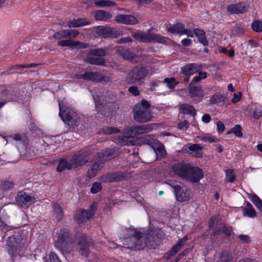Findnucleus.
Wrapping results in <instances>:
<instances>
[{"instance_id": "nucleus-1", "label": "nucleus", "mask_w": 262, "mask_h": 262, "mask_svg": "<svg viewBox=\"0 0 262 262\" xmlns=\"http://www.w3.org/2000/svg\"><path fill=\"white\" fill-rule=\"evenodd\" d=\"M163 233L157 229H137L133 227H122L120 232V239L122 244L129 249L142 250L145 247L155 249Z\"/></svg>"}, {"instance_id": "nucleus-2", "label": "nucleus", "mask_w": 262, "mask_h": 262, "mask_svg": "<svg viewBox=\"0 0 262 262\" xmlns=\"http://www.w3.org/2000/svg\"><path fill=\"white\" fill-rule=\"evenodd\" d=\"M174 173L181 179L191 183H197L203 177L202 170L190 164L178 163L172 166Z\"/></svg>"}, {"instance_id": "nucleus-3", "label": "nucleus", "mask_w": 262, "mask_h": 262, "mask_svg": "<svg viewBox=\"0 0 262 262\" xmlns=\"http://www.w3.org/2000/svg\"><path fill=\"white\" fill-rule=\"evenodd\" d=\"M58 237L55 242V246L63 254L70 253L74 247L72 238L68 229H61L57 232Z\"/></svg>"}, {"instance_id": "nucleus-4", "label": "nucleus", "mask_w": 262, "mask_h": 262, "mask_svg": "<svg viewBox=\"0 0 262 262\" xmlns=\"http://www.w3.org/2000/svg\"><path fill=\"white\" fill-rule=\"evenodd\" d=\"M26 241L20 235L9 237L7 240L6 248L12 260L21 256V251L24 248Z\"/></svg>"}, {"instance_id": "nucleus-5", "label": "nucleus", "mask_w": 262, "mask_h": 262, "mask_svg": "<svg viewBox=\"0 0 262 262\" xmlns=\"http://www.w3.org/2000/svg\"><path fill=\"white\" fill-rule=\"evenodd\" d=\"M149 103L142 100L140 103L136 104L133 110L134 119L140 123H145L151 120L152 115L149 110Z\"/></svg>"}, {"instance_id": "nucleus-6", "label": "nucleus", "mask_w": 262, "mask_h": 262, "mask_svg": "<svg viewBox=\"0 0 262 262\" xmlns=\"http://www.w3.org/2000/svg\"><path fill=\"white\" fill-rule=\"evenodd\" d=\"M59 115L63 121L69 128H75L80 123V119L78 115L71 108L64 105H61L59 102Z\"/></svg>"}, {"instance_id": "nucleus-7", "label": "nucleus", "mask_w": 262, "mask_h": 262, "mask_svg": "<svg viewBox=\"0 0 262 262\" xmlns=\"http://www.w3.org/2000/svg\"><path fill=\"white\" fill-rule=\"evenodd\" d=\"M152 129V125L150 124L130 126L126 129L127 132L126 135L124 137H118L117 139H115V141L118 144H123L129 140L130 136L146 134L150 132Z\"/></svg>"}, {"instance_id": "nucleus-8", "label": "nucleus", "mask_w": 262, "mask_h": 262, "mask_svg": "<svg viewBox=\"0 0 262 262\" xmlns=\"http://www.w3.org/2000/svg\"><path fill=\"white\" fill-rule=\"evenodd\" d=\"M76 250L81 255L86 257L90 253V246L92 244L91 238L82 233H78L75 235Z\"/></svg>"}, {"instance_id": "nucleus-9", "label": "nucleus", "mask_w": 262, "mask_h": 262, "mask_svg": "<svg viewBox=\"0 0 262 262\" xmlns=\"http://www.w3.org/2000/svg\"><path fill=\"white\" fill-rule=\"evenodd\" d=\"M148 75V71L143 67L137 66L132 69L126 78L129 84H141L142 80Z\"/></svg>"}, {"instance_id": "nucleus-10", "label": "nucleus", "mask_w": 262, "mask_h": 262, "mask_svg": "<svg viewBox=\"0 0 262 262\" xmlns=\"http://www.w3.org/2000/svg\"><path fill=\"white\" fill-rule=\"evenodd\" d=\"M106 48L91 50L88 53L86 61L92 64L103 66L105 60L102 58L106 55Z\"/></svg>"}, {"instance_id": "nucleus-11", "label": "nucleus", "mask_w": 262, "mask_h": 262, "mask_svg": "<svg viewBox=\"0 0 262 262\" xmlns=\"http://www.w3.org/2000/svg\"><path fill=\"white\" fill-rule=\"evenodd\" d=\"M78 79L90 80L93 82H101L106 84L111 81L110 78L98 72H87L84 74H77L75 76Z\"/></svg>"}, {"instance_id": "nucleus-12", "label": "nucleus", "mask_w": 262, "mask_h": 262, "mask_svg": "<svg viewBox=\"0 0 262 262\" xmlns=\"http://www.w3.org/2000/svg\"><path fill=\"white\" fill-rule=\"evenodd\" d=\"M95 102L96 108L98 112L102 114L108 116L110 112L113 110L115 104L113 102H106V100H102V98L99 96H93Z\"/></svg>"}, {"instance_id": "nucleus-13", "label": "nucleus", "mask_w": 262, "mask_h": 262, "mask_svg": "<svg viewBox=\"0 0 262 262\" xmlns=\"http://www.w3.org/2000/svg\"><path fill=\"white\" fill-rule=\"evenodd\" d=\"M91 153L90 150H80L75 154L70 160L73 168H77L89 162Z\"/></svg>"}, {"instance_id": "nucleus-14", "label": "nucleus", "mask_w": 262, "mask_h": 262, "mask_svg": "<svg viewBox=\"0 0 262 262\" xmlns=\"http://www.w3.org/2000/svg\"><path fill=\"white\" fill-rule=\"evenodd\" d=\"M97 206V203L93 202L88 210L81 209L77 210L75 216L77 223L80 224L90 219L94 215Z\"/></svg>"}, {"instance_id": "nucleus-15", "label": "nucleus", "mask_w": 262, "mask_h": 262, "mask_svg": "<svg viewBox=\"0 0 262 262\" xmlns=\"http://www.w3.org/2000/svg\"><path fill=\"white\" fill-rule=\"evenodd\" d=\"M98 34L104 38H116L122 35V33L119 28L104 27L98 29Z\"/></svg>"}, {"instance_id": "nucleus-16", "label": "nucleus", "mask_w": 262, "mask_h": 262, "mask_svg": "<svg viewBox=\"0 0 262 262\" xmlns=\"http://www.w3.org/2000/svg\"><path fill=\"white\" fill-rule=\"evenodd\" d=\"M15 200L17 205L22 207H28L35 202V199L34 196L21 191L17 193Z\"/></svg>"}, {"instance_id": "nucleus-17", "label": "nucleus", "mask_w": 262, "mask_h": 262, "mask_svg": "<svg viewBox=\"0 0 262 262\" xmlns=\"http://www.w3.org/2000/svg\"><path fill=\"white\" fill-rule=\"evenodd\" d=\"M127 178V174L124 172L118 171L107 173L100 177V180L103 183H111L123 181Z\"/></svg>"}, {"instance_id": "nucleus-18", "label": "nucleus", "mask_w": 262, "mask_h": 262, "mask_svg": "<svg viewBox=\"0 0 262 262\" xmlns=\"http://www.w3.org/2000/svg\"><path fill=\"white\" fill-rule=\"evenodd\" d=\"M174 193L176 200L179 202H184L189 201L192 198L191 190L186 186L182 184Z\"/></svg>"}, {"instance_id": "nucleus-19", "label": "nucleus", "mask_w": 262, "mask_h": 262, "mask_svg": "<svg viewBox=\"0 0 262 262\" xmlns=\"http://www.w3.org/2000/svg\"><path fill=\"white\" fill-rule=\"evenodd\" d=\"M57 45L59 46L68 47L72 49H84L88 47L87 44L71 39L60 40L58 41Z\"/></svg>"}, {"instance_id": "nucleus-20", "label": "nucleus", "mask_w": 262, "mask_h": 262, "mask_svg": "<svg viewBox=\"0 0 262 262\" xmlns=\"http://www.w3.org/2000/svg\"><path fill=\"white\" fill-rule=\"evenodd\" d=\"M115 21L119 24L133 25L138 23V19L131 15L119 14L116 16Z\"/></svg>"}, {"instance_id": "nucleus-21", "label": "nucleus", "mask_w": 262, "mask_h": 262, "mask_svg": "<svg viewBox=\"0 0 262 262\" xmlns=\"http://www.w3.org/2000/svg\"><path fill=\"white\" fill-rule=\"evenodd\" d=\"M103 162L96 156L93 163L88 171L87 177L89 178L94 177L98 171L100 170L103 167Z\"/></svg>"}, {"instance_id": "nucleus-22", "label": "nucleus", "mask_w": 262, "mask_h": 262, "mask_svg": "<svg viewBox=\"0 0 262 262\" xmlns=\"http://www.w3.org/2000/svg\"><path fill=\"white\" fill-rule=\"evenodd\" d=\"M200 66L195 63L187 64L181 69V72L186 76L192 75L201 70Z\"/></svg>"}, {"instance_id": "nucleus-23", "label": "nucleus", "mask_w": 262, "mask_h": 262, "mask_svg": "<svg viewBox=\"0 0 262 262\" xmlns=\"http://www.w3.org/2000/svg\"><path fill=\"white\" fill-rule=\"evenodd\" d=\"M188 91L192 97H196L198 99H195L196 102L200 101L204 96V91L201 86H194L191 84H189Z\"/></svg>"}, {"instance_id": "nucleus-24", "label": "nucleus", "mask_w": 262, "mask_h": 262, "mask_svg": "<svg viewBox=\"0 0 262 262\" xmlns=\"http://www.w3.org/2000/svg\"><path fill=\"white\" fill-rule=\"evenodd\" d=\"M232 228L228 227L223 223H220L217 226L214 228V230L212 235L214 236H220L222 233H224L227 236L231 235Z\"/></svg>"}, {"instance_id": "nucleus-25", "label": "nucleus", "mask_w": 262, "mask_h": 262, "mask_svg": "<svg viewBox=\"0 0 262 262\" xmlns=\"http://www.w3.org/2000/svg\"><path fill=\"white\" fill-rule=\"evenodd\" d=\"M96 156L104 162L115 158L116 154L113 149H107L105 150H102L101 152L97 153Z\"/></svg>"}, {"instance_id": "nucleus-26", "label": "nucleus", "mask_w": 262, "mask_h": 262, "mask_svg": "<svg viewBox=\"0 0 262 262\" xmlns=\"http://www.w3.org/2000/svg\"><path fill=\"white\" fill-rule=\"evenodd\" d=\"M227 10L228 12L234 14L244 13L246 11L245 4L241 2L229 5L227 7Z\"/></svg>"}, {"instance_id": "nucleus-27", "label": "nucleus", "mask_w": 262, "mask_h": 262, "mask_svg": "<svg viewBox=\"0 0 262 262\" xmlns=\"http://www.w3.org/2000/svg\"><path fill=\"white\" fill-rule=\"evenodd\" d=\"M91 24V21L84 18H78L69 20L67 23L69 28H77Z\"/></svg>"}, {"instance_id": "nucleus-28", "label": "nucleus", "mask_w": 262, "mask_h": 262, "mask_svg": "<svg viewBox=\"0 0 262 262\" xmlns=\"http://www.w3.org/2000/svg\"><path fill=\"white\" fill-rule=\"evenodd\" d=\"M188 148L192 152L190 153L192 156L197 158H202L203 153L201 151L203 149V146L200 144H189Z\"/></svg>"}, {"instance_id": "nucleus-29", "label": "nucleus", "mask_w": 262, "mask_h": 262, "mask_svg": "<svg viewBox=\"0 0 262 262\" xmlns=\"http://www.w3.org/2000/svg\"><path fill=\"white\" fill-rule=\"evenodd\" d=\"M112 14L103 10H99L95 12L94 17L97 20L107 21L112 17Z\"/></svg>"}, {"instance_id": "nucleus-30", "label": "nucleus", "mask_w": 262, "mask_h": 262, "mask_svg": "<svg viewBox=\"0 0 262 262\" xmlns=\"http://www.w3.org/2000/svg\"><path fill=\"white\" fill-rule=\"evenodd\" d=\"M116 52L126 60L132 61L134 58V54L133 52H129L121 47H118L116 50Z\"/></svg>"}, {"instance_id": "nucleus-31", "label": "nucleus", "mask_w": 262, "mask_h": 262, "mask_svg": "<svg viewBox=\"0 0 262 262\" xmlns=\"http://www.w3.org/2000/svg\"><path fill=\"white\" fill-rule=\"evenodd\" d=\"M166 37L154 33H148V42H152L159 43H165L166 42Z\"/></svg>"}, {"instance_id": "nucleus-32", "label": "nucleus", "mask_w": 262, "mask_h": 262, "mask_svg": "<svg viewBox=\"0 0 262 262\" xmlns=\"http://www.w3.org/2000/svg\"><path fill=\"white\" fill-rule=\"evenodd\" d=\"M225 96L221 94H215L210 98L209 103L210 104H216L219 105H222L226 100Z\"/></svg>"}, {"instance_id": "nucleus-33", "label": "nucleus", "mask_w": 262, "mask_h": 262, "mask_svg": "<svg viewBox=\"0 0 262 262\" xmlns=\"http://www.w3.org/2000/svg\"><path fill=\"white\" fill-rule=\"evenodd\" d=\"M180 110L184 114H187L193 117L196 115L194 107L188 103H183L180 105Z\"/></svg>"}, {"instance_id": "nucleus-34", "label": "nucleus", "mask_w": 262, "mask_h": 262, "mask_svg": "<svg viewBox=\"0 0 262 262\" xmlns=\"http://www.w3.org/2000/svg\"><path fill=\"white\" fill-rule=\"evenodd\" d=\"M167 31L171 33L184 34L185 33V26L182 23H177L171 27L168 28Z\"/></svg>"}, {"instance_id": "nucleus-35", "label": "nucleus", "mask_w": 262, "mask_h": 262, "mask_svg": "<svg viewBox=\"0 0 262 262\" xmlns=\"http://www.w3.org/2000/svg\"><path fill=\"white\" fill-rule=\"evenodd\" d=\"M243 214L245 216L254 217L256 216L255 209L249 202L247 203L246 206L243 209Z\"/></svg>"}, {"instance_id": "nucleus-36", "label": "nucleus", "mask_w": 262, "mask_h": 262, "mask_svg": "<svg viewBox=\"0 0 262 262\" xmlns=\"http://www.w3.org/2000/svg\"><path fill=\"white\" fill-rule=\"evenodd\" d=\"M73 168L72 165H71L70 161L68 162L66 159L61 160L56 168L58 172H61L64 169H71Z\"/></svg>"}, {"instance_id": "nucleus-37", "label": "nucleus", "mask_w": 262, "mask_h": 262, "mask_svg": "<svg viewBox=\"0 0 262 262\" xmlns=\"http://www.w3.org/2000/svg\"><path fill=\"white\" fill-rule=\"evenodd\" d=\"M53 211L56 214V217L58 221L62 220L63 216V212L61 206L57 203L55 202L52 204Z\"/></svg>"}, {"instance_id": "nucleus-38", "label": "nucleus", "mask_w": 262, "mask_h": 262, "mask_svg": "<svg viewBox=\"0 0 262 262\" xmlns=\"http://www.w3.org/2000/svg\"><path fill=\"white\" fill-rule=\"evenodd\" d=\"M95 4L97 7L102 8L113 7L117 5L116 2L110 0L95 1Z\"/></svg>"}, {"instance_id": "nucleus-39", "label": "nucleus", "mask_w": 262, "mask_h": 262, "mask_svg": "<svg viewBox=\"0 0 262 262\" xmlns=\"http://www.w3.org/2000/svg\"><path fill=\"white\" fill-rule=\"evenodd\" d=\"M133 37L137 40L142 42H148V33L137 32L133 34Z\"/></svg>"}, {"instance_id": "nucleus-40", "label": "nucleus", "mask_w": 262, "mask_h": 262, "mask_svg": "<svg viewBox=\"0 0 262 262\" xmlns=\"http://www.w3.org/2000/svg\"><path fill=\"white\" fill-rule=\"evenodd\" d=\"M232 259V254L229 251H223L220 256V262H230Z\"/></svg>"}, {"instance_id": "nucleus-41", "label": "nucleus", "mask_w": 262, "mask_h": 262, "mask_svg": "<svg viewBox=\"0 0 262 262\" xmlns=\"http://www.w3.org/2000/svg\"><path fill=\"white\" fill-rule=\"evenodd\" d=\"M53 37L55 39L61 40V39L68 38V32L67 29L66 30H62L59 31H57L55 33Z\"/></svg>"}, {"instance_id": "nucleus-42", "label": "nucleus", "mask_w": 262, "mask_h": 262, "mask_svg": "<svg viewBox=\"0 0 262 262\" xmlns=\"http://www.w3.org/2000/svg\"><path fill=\"white\" fill-rule=\"evenodd\" d=\"M226 179L227 182L233 183L236 179L233 170L228 169L225 170Z\"/></svg>"}, {"instance_id": "nucleus-43", "label": "nucleus", "mask_w": 262, "mask_h": 262, "mask_svg": "<svg viewBox=\"0 0 262 262\" xmlns=\"http://www.w3.org/2000/svg\"><path fill=\"white\" fill-rule=\"evenodd\" d=\"M154 150L157 156L159 158H163L166 154V151L165 150L164 145L162 144H161L159 145L158 147H156L154 149Z\"/></svg>"}, {"instance_id": "nucleus-44", "label": "nucleus", "mask_w": 262, "mask_h": 262, "mask_svg": "<svg viewBox=\"0 0 262 262\" xmlns=\"http://www.w3.org/2000/svg\"><path fill=\"white\" fill-rule=\"evenodd\" d=\"M14 187V183L11 181L3 182L0 186V190L4 191L10 190Z\"/></svg>"}, {"instance_id": "nucleus-45", "label": "nucleus", "mask_w": 262, "mask_h": 262, "mask_svg": "<svg viewBox=\"0 0 262 262\" xmlns=\"http://www.w3.org/2000/svg\"><path fill=\"white\" fill-rule=\"evenodd\" d=\"M244 34V29L238 26H235L231 31V35L233 36H240Z\"/></svg>"}, {"instance_id": "nucleus-46", "label": "nucleus", "mask_w": 262, "mask_h": 262, "mask_svg": "<svg viewBox=\"0 0 262 262\" xmlns=\"http://www.w3.org/2000/svg\"><path fill=\"white\" fill-rule=\"evenodd\" d=\"M248 196L251 199V201L254 204L257 208H258L261 204H262V201L255 194H250L248 193Z\"/></svg>"}, {"instance_id": "nucleus-47", "label": "nucleus", "mask_w": 262, "mask_h": 262, "mask_svg": "<svg viewBox=\"0 0 262 262\" xmlns=\"http://www.w3.org/2000/svg\"><path fill=\"white\" fill-rule=\"evenodd\" d=\"M102 188V185L99 182H94L91 188V192L93 194L100 191Z\"/></svg>"}, {"instance_id": "nucleus-48", "label": "nucleus", "mask_w": 262, "mask_h": 262, "mask_svg": "<svg viewBox=\"0 0 262 262\" xmlns=\"http://www.w3.org/2000/svg\"><path fill=\"white\" fill-rule=\"evenodd\" d=\"M164 82L167 83V86L170 89H174L176 86L178 84V82H175V78L172 77L170 78H165Z\"/></svg>"}, {"instance_id": "nucleus-49", "label": "nucleus", "mask_w": 262, "mask_h": 262, "mask_svg": "<svg viewBox=\"0 0 262 262\" xmlns=\"http://www.w3.org/2000/svg\"><path fill=\"white\" fill-rule=\"evenodd\" d=\"M198 73L199 74V76L195 77L191 81V82L190 84H191L192 85L193 82H198L200 81L201 79H204L207 77V73L206 72H202L200 70Z\"/></svg>"}, {"instance_id": "nucleus-50", "label": "nucleus", "mask_w": 262, "mask_h": 262, "mask_svg": "<svg viewBox=\"0 0 262 262\" xmlns=\"http://www.w3.org/2000/svg\"><path fill=\"white\" fill-rule=\"evenodd\" d=\"M231 132L237 137H242V127L240 125H235L234 127L231 128Z\"/></svg>"}, {"instance_id": "nucleus-51", "label": "nucleus", "mask_w": 262, "mask_h": 262, "mask_svg": "<svg viewBox=\"0 0 262 262\" xmlns=\"http://www.w3.org/2000/svg\"><path fill=\"white\" fill-rule=\"evenodd\" d=\"M252 28L254 31L260 32L262 31V23L259 21H255L252 24Z\"/></svg>"}, {"instance_id": "nucleus-52", "label": "nucleus", "mask_w": 262, "mask_h": 262, "mask_svg": "<svg viewBox=\"0 0 262 262\" xmlns=\"http://www.w3.org/2000/svg\"><path fill=\"white\" fill-rule=\"evenodd\" d=\"M119 132V129L115 127H108L104 128L103 129V133L105 134H112L113 133H118Z\"/></svg>"}, {"instance_id": "nucleus-53", "label": "nucleus", "mask_w": 262, "mask_h": 262, "mask_svg": "<svg viewBox=\"0 0 262 262\" xmlns=\"http://www.w3.org/2000/svg\"><path fill=\"white\" fill-rule=\"evenodd\" d=\"M10 138L13 139L19 143L25 142V137L19 134H12L10 136Z\"/></svg>"}, {"instance_id": "nucleus-54", "label": "nucleus", "mask_w": 262, "mask_h": 262, "mask_svg": "<svg viewBox=\"0 0 262 262\" xmlns=\"http://www.w3.org/2000/svg\"><path fill=\"white\" fill-rule=\"evenodd\" d=\"M237 238L243 243H249L251 242L250 237L248 235L240 234Z\"/></svg>"}, {"instance_id": "nucleus-55", "label": "nucleus", "mask_w": 262, "mask_h": 262, "mask_svg": "<svg viewBox=\"0 0 262 262\" xmlns=\"http://www.w3.org/2000/svg\"><path fill=\"white\" fill-rule=\"evenodd\" d=\"M128 91L135 96L139 95L140 91L136 86H132L128 89Z\"/></svg>"}, {"instance_id": "nucleus-56", "label": "nucleus", "mask_w": 262, "mask_h": 262, "mask_svg": "<svg viewBox=\"0 0 262 262\" xmlns=\"http://www.w3.org/2000/svg\"><path fill=\"white\" fill-rule=\"evenodd\" d=\"M68 36V38H74L77 36L79 32L76 30L67 29Z\"/></svg>"}, {"instance_id": "nucleus-57", "label": "nucleus", "mask_w": 262, "mask_h": 262, "mask_svg": "<svg viewBox=\"0 0 262 262\" xmlns=\"http://www.w3.org/2000/svg\"><path fill=\"white\" fill-rule=\"evenodd\" d=\"M262 116V107H256L254 113L253 117L255 119H259Z\"/></svg>"}, {"instance_id": "nucleus-58", "label": "nucleus", "mask_w": 262, "mask_h": 262, "mask_svg": "<svg viewBox=\"0 0 262 262\" xmlns=\"http://www.w3.org/2000/svg\"><path fill=\"white\" fill-rule=\"evenodd\" d=\"M47 262H60L56 254L51 252L49 255V259Z\"/></svg>"}, {"instance_id": "nucleus-59", "label": "nucleus", "mask_w": 262, "mask_h": 262, "mask_svg": "<svg viewBox=\"0 0 262 262\" xmlns=\"http://www.w3.org/2000/svg\"><path fill=\"white\" fill-rule=\"evenodd\" d=\"M217 129L219 133H222L225 130V125L221 121H219L216 123Z\"/></svg>"}, {"instance_id": "nucleus-60", "label": "nucleus", "mask_w": 262, "mask_h": 262, "mask_svg": "<svg viewBox=\"0 0 262 262\" xmlns=\"http://www.w3.org/2000/svg\"><path fill=\"white\" fill-rule=\"evenodd\" d=\"M189 123L188 121L184 120L183 122H180L178 124V128L179 129H182L184 128L187 129L189 126Z\"/></svg>"}, {"instance_id": "nucleus-61", "label": "nucleus", "mask_w": 262, "mask_h": 262, "mask_svg": "<svg viewBox=\"0 0 262 262\" xmlns=\"http://www.w3.org/2000/svg\"><path fill=\"white\" fill-rule=\"evenodd\" d=\"M193 32L195 36L198 38L203 36V35L205 34V32L203 30L198 28L193 29Z\"/></svg>"}, {"instance_id": "nucleus-62", "label": "nucleus", "mask_w": 262, "mask_h": 262, "mask_svg": "<svg viewBox=\"0 0 262 262\" xmlns=\"http://www.w3.org/2000/svg\"><path fill=\"white\" fill-rule=\"evenodd\" d=\"M199 41L203 44L204 46H207L208 44V41L206 37L205 34L203 35V36H201L198 38Z\"/></svg>"}, {"instance_id": "nucleus-63", "label": "nucleus", "mask_w": 262, "mask_h": 262, "mask_svg": "<svg viewBox=\"0 0 262 262\" xmlns=\"http://www.w3.org/2000/svg\"><path fill=\"white\" fill-rule=\"evenodd\" d=\"M241 96L242 93L241 92L238 93V95L234 94L233 95V98L231 100L232 102L233 103H235L241 100Z\"/></svg>"}, {"instance_id": "nucleus-64", "label": "nucleus", "mask_w": 262, "mask_h": 262, "mask_svg": "<svg viewBox=\"0 0 262 262\" xmlns=\"http://www.w3.org/2000/svg\"><path fill=\"white\" fill-rule=\"evenodd\" d=\"M202 140L204 141H205V142H208L209 143L218 142V139L217 138H212V137H203L202 138Z\"/></svg>"}]
</instances>
